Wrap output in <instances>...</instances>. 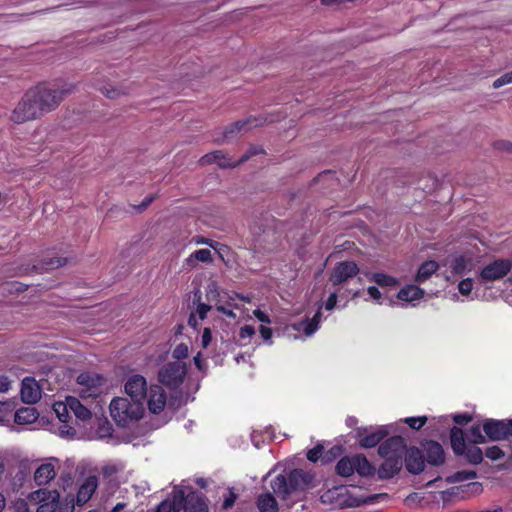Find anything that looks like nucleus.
Masks as SVG:
<instances>
[{
	"label": "nucleus",
	"instance_id": "a878e982",
	"mask_svg": "<svg viewBox=\"0 0 512 512\" xmlns=\"http://www.w3.org/2000/svg\"><path fill=\"white\" fill-rule=\"evenodd\" d=\"M398 299L402 301L419 300L424 296V290L416 285H407L398 292Z\"/></svg>",
	"mask_w": 512,
	"mask_h": 512
},
{
	"label": "nucleus",
	"instance_id": "7c9ffc66",
	"mask_svg": "<svg viewBox=\"0 0 512 512\" xmlns=\"http://www.w3.org/2000/svg\"><path fill=\"white\" fill-rule=\"evenodd\" d=\"M355 471L354 457H343L336 464V472L340 476L349 477Z\"/></svg>",
	"mask_w": 512,
	"mask_h": 512
},
{
	"label": "nucleus",
	"instance_id": "09e8293b",
	"mask_svg": "<svg viewBox=\"0 0 512 512\" xmlns=\"http://www.w3.org/2000/svg\"><path fill=\"white\" fill-rule=\"evenodd\" d=\"M323 451L322 445H317L307 452V459L311 462H316Z\"/></svg>",
	"mask_w": 512,
	"mask_h": 512
},
{
	"label": "nucleus",
	"instance_id": "72a5a7b5",
	"mask_svg": "<svg viewBox=\"0 0 512 512\" xmlns=\"http://www.w3.org/2000/svg\"><path fill=\"white\" fill-rule=\"evenodd\" d=\"M369 279L376 282L380 286L393 287L398 284L396 278L385 273H372L369 275Z\"/></svg>",
	"mask_w": 512,
	"mask_h": 512
},
{
	"label": "nucleus",
	"instance_id": "412c9836",
	"mask_svg": "<svg viewBox=\"0 0 512 512\" xmlns=\"http://www.w3.org/2000/svg\"><path fill=\"white\" fill-rule=\"evenodd\" d=\"M97 487L98 478L94 475L88 476L78 490L77 503L82 505L88 502L93 493L96 491Z\"/></svg>",
	"mask_w": 512,
	"mask_h": 512
},
{
	"label": "nucleus",
	"instance_id": "a18cd8bd",
	"mask_svg": "<svg viewBox=\"0 0 512 512\" xmlns=\"http://www.w3.org/2000/svg\"><path fill=\"white\" fill-rule=\"evenodd\" d=\"M485 455L491 460H499L504 456V452L498 446H492L486 449Z\"/></svg>",
	"mask_w": 512,
	"mask_h": 512
},
{
	"label": "nucleus",
	"instance_id": "7ed1b4c3",
	"mask_svg": "<svg viewBox=\"0 0 512 512\" xmlns=\"http://www.w3.org/2000/svg\"><path fill=\"white\" fill-rule=\"evenodd\" d=\"M109 408L111 417L121 427L127 426L130 421L140 419L143 415V405L141 403L129 401L123 397L114 398Z\"/></svg>",
	"mask_w": 512,
	"mask_h": 512
},
{
	"label": "nucleus",
	"instance_id": "603ef678",
	"mask_svg": "<svg viewBox=\"0 0 512 512\" xmlns=\"http://www.w3.org/2000/svg\"><path fill=\"white\" fill-rule=\"evenodd\" d=\"M65 263V258H51L49 261L45 262V265L47 266V269H54L65 265Z\"/></svg>",
	"mask_w": 512,
	"mask_h": 512
},
{
	"label": "nucleus",
	"instance_id": "c756f323",
	"mask_svg": "<svg viewBox=\"0 0 512 512\" xmlns=\"http://www.w3.org/2000/svg\"><path fill=\"white\" fill-rule=\"evenodd\" d=\"M355 471L361 476H370L374 473V467L363 455L354 456Z\"/></svg>",
	"mask_w": 512,
	"mask_h": 512
},
{
	"label": "nucleus",
	"instance_id": "2f4dec72",
	"mask_svg": "<svg viewBox=\"0 0 512 512\" xmlns=\"http://www.w3.org/2000/svg\"><path fill=\"white\" fill-rule=\"evenodd\" d=\"M462 455H465L467 461L473 465H477L483 460V452L475 444H468Z\"/></svg>",
	"mask_w": 512,
	"mask_h": 512
},
{
	"label": "nucleus",
	"instance_id": "0e129e2a",
	"mask_svg": "<svg viewBox=\"0 0 512 512\" xmlns=\"http://www.w3.org/2000/svg\"><path fill=\"white\" fill-rule=\"evenodd\" d=\"M470 419L471 418L466 414H459L454 417V421L459 425L467 424Z\"/></svg>",
	"mask_w": 512,
	"mask_h": 512
},
{
	"label": "nucleus",
	"instance_id": "0eeeda50",
	"mask_svg": "<svg viewBox=\"0 0 512 512\" xmlns=\"http://www.w3.org/2000/svg\"><path fill=\"white\" fill-rule=\"evenodd\" d=\"M264 122H265L264 119L253 117V116H250L243 120L236 121L226 127V129L222 133V137L217 138L216 142L217 143L229 142L232 139L238 137L239 135L247 133L248 131L252 130L253 128L263 125Z\"/></svg>",
	"mask_w": 512,
	"mask_h": 512
},
{
	"label": "nucleus",
	"instance_id": "dca6fc26",
	"mask_svg": "<svg viewBox=\"0 0 512 512\" xmlns=\"http://www.w3.org/2000/svg\"><path fill=\"white\" fill-rule=\"evenodd\" d=\"M21 399L27 404H35L41 399V388L34 378L26 377L23 379Z\"/></svg>",
	"mask_w": 512,
	"mask_h": 512
},
{
	"label": "nucleus",
	"instance_id": "5fc2aeb1",
	"mask_svg": "<svg viewBox=\"0 0 512 512\" xmlns=\"http://www.w3.org/2000/svg\"><path fill=\"white\" fill-rule=\"evenodd\" d=\"M210 310H211V306L207 305L205 303H199L197 305V309H196L199 318L202 320L206 317L208 311H210Z\"/></svg>",
	"mask_w": 512,
	"mask_h": 512
},
{
	"label": "nucleus",
	"instance_id": "3c124183",
	"mask_svg": "<svg viewBox=\"0 0 512 512\" xmlns=\"http://www.w3.org/2000/svg\"><path fill=\"white\" fill-rule=\"evenodd\" d=\"M236 498H237V495L230 489L228 496L225 497V499L223 501L222 508L224 510L230 509L234 505Z\"/></svg>",
	"mask_w": 512,
	"mask_h": 512
},
{
	"label": "nucleus",
	"instance_id": "bb28decb",
	"mask_svg": "<svg viewBox=\"0 0 512 512\" xmlns=\"http://www.w3.org/2000/svg\"><path fill=\"white\" fill-rule=\"evenodd\" d=\"M38 419V412L35 408H20L15 413V422L17 424H31Z\"/></svg>",
	"mask_w": 512,
	"mask_h": 512
},
{
	"label": "nucleus",
	"instance_id": "f03ea898",
	"mask_svg": "<svg viewBox=\"0 0 512 512\" xmlns=\"http://www.w3.org/2000/svg\"><path fill=\"white\" fill-rule=\"evenodd\" d=\"M312 480L313 476L310 473L302 469H292L276 475L270 481V488L281 500L291 501L288 503L291 505L309 488Z\"/></svg>",
	"mask_w": 512,
	"mask_h": 512
},
{
	"label": "nucleus",
	"instance_id": "f704fd0d",
	"mask_svg": "<svg viewBox=\"0 0 512 512\" xmlns=\"http://www.w3.org/2000/svg\"><path fill=\"white\" fill-rule=\"evenodd\" d=\"M99 90L109 99H117L128 94V90L123 87L103 86Z\"/></svg>",
	"mask_w": 512,
	"mask_h": 512
},
{
	"label": "nucleus",
	"instance_id": "e433bc0d",
	"mask_svg": "<svg viewBox=\"0 0 512 512\" xmlns=\"http://www.w3.org/2000/svg\"><path fill=\"white\" fill-rule=\"evenodd\" d=\"M45 495H48L51 496V495H54L53 499H56L58 497V491L57 490H46V489H38L36 491H33L32 493L29 494L28 496V499L31 501V502H34V503H40L43 501V497Z\"/></svg>",
	"mask_w": 512,
	"mask_h": 512
},
{
	"label": "nucleus",
	"instance_id": "052dcab7",
	"mask_svg": "<svg viewBox=\"0 0 512 512\" xmlns=\"http://www.w3.org/2000/svg\"><path fill=\"white\" fill-rule=\"evenodd\" d=\"M336 303H337V295H336V293H332L326 301L325 308L327 310H332L335 307Z\"/></svg>",
	"mask_w": 512,
	"mask_h": 512
},
{
	"label": "nucleus",
	"instance_id": "2eb2a0df",
	"mask_svg": "<svg viewBox=\"0 0 512 512\" xmlns=\"http://www.w3.org/2000/svg\"><path fill=\"white\" fill-rule=\"evenodd\" d=\"M388 435L389 431L385 426L378 427L373 431H369L367 428H363L357 432L359 444L363 448L375 447Z\"/></svg>",
	"mask_w": 512,
	"mask_h": 512
},
{
	"label": "nucleus",
	"instance_id": "4c0bfd02",
	"mask_svg": "<svg viewBox=\"0 0 512 512\" xmlns=\"http://www.w3.org/2000/svg\"><path fill=\"white\" fill-rule=\"evenodd\" d=\"M466 439L470 444L483 443L485 441L479 425L472 426L468 429Z\"/></svg>",
	"mask_w": 512,
	"mask_h": 512
},
{
	"label": "nucleus",
	"instance_id": "4d7b16f0",
	"mask_svg": "<svg viewBox=\"0 0 512 512\" xmlns=\"http://www.w3.org/2000/svg\"><path fill=\"white\" fill-rule=\"evenodd\" d=\"M11 382L5 375H0V392H7L10 388Z\"/></svg>",
	"mask_w": 512,
	"mask_h": 512
},
{
	"label": "nucleus",
	"instance_id": "79ce46f5",
	"mask_svg": "<svg viewBox=\"0 0 512 512\" xmlns=\"http://www.w3.org/2000/svg\"><path fill=\"white\" fill-rule=\"evenodd\" d=\"M475 477H476V472L475 471H473V470H462V471L456 472L452 476V479L455 482H462V481L474 479Z\"/></svg>",
	"mask_w": 512,
	"mask_h": 512
},
{
	"label": "nucleus",
	"instance_id": "ea45409f",
	"mask_svg": "<svg viewBox=\"0 0 512 512\" xmlns=\"http://www.w3.org/2000/svg\"><path fill=\"white\" fill-rule=\"evenodd\" d=\"M54 411L57 414L58 419L61 422L66 423L68 421L70 412L67 399L65 400L64 403H56L54 405Z\"/></svg>",
	"mask_w": 512,
	"mask_h": 512
},
{
	"label": "nucleus",
	"instance_id": "39448f33",
	"mask_svg": "<svg viewBox=\"0 0 512 512\" xmlns=\"http://www.w3.org/2000/svg\"><path fill=\"white\" fill-rule=\"evenodd\" d=\"M320 500L324 504H329L336 509H344L348 507H357L360 501L352 497L345 486H336L325 491Z\"/></svg>",
	"mask_w": 512,
	"mask_h": 512
},
{
	"label": "nucleus",
	"instance_id": "c85d7f7f",
	"mask_svg": "<svg viewBox=\"0 0 512 512\" xmlns=\"http://www.w3.org/2000/svg\"><path fill=\"white\" fill-rule=\"evenodd\" d=\"M321 314V310L319 309L311 320L301 321L298 324V330H302L306 336H311L318 329Z\"/></svg>",
	"mask_w": 512,
	"mask_h": 512
},
{
	"label": "nucleus",
	"instance_id": "a19ab883",
	"mask_svg": "<svg viewBox=\"0 0 512 512\" xmlns=\"http://www.w3.org/2000/svg\"><path fill=\"white\" fill-rule=\"evenodd\" d=\"M219 296H220V292L218 289V285L214 281L210 282L206 288L207 300L210 302L218 301Z\"/></svg>",
	"mask_w": 512,
	"mask_h": 512
},
{
	"label": "nucleus",
	"instance_id": "f257e3e1",
	"mask_svg": "<svg viewBox=\"0 0 512 512\" xmlns=\"http://www.w3.org/2000/svg\"><path fill=\"white\" fill-rule=\"evenodd\" d=\"M378 454L384 458L378 469L380 479H388L397 474L403 466V458L410 473L419 474L424 469L422 452L416 447L407 449L405 439L401 436L388 438L379 446Z\"/></svg>",
	"mask_w": 512,
	"mask_h": 512
},
{
	"label": "nucleus",
	"instance_id": "5701e85b",
	"mask_svg": "<svg viewBox=\"0 0 512 512\" xmlns=\"http://www.w3.org/2000/svg\"><path fill=\"white\" fill-rule=\"evenodd\" d=\"M450 441L455 454L462 455L465 452L468 444H466V436L462 429L453 427L450 432Z\"/></svg>",
	"mask_w": 512,
	"mask_h": 512
},
{
	"label": "nucleus",
	"instance_id": "a211bd4d",
	"mask_svg": "<svg viewBox=\"0 0 512 512\" xmlns=\"http://www.w3.org/2000/svg\"><path fill=\"white\" fill-rule=\"evenodd\" d=\"M147 403L149 410L154 414L160 413L164 409L166 394L161 386L154 385L150 387Z\"/></svg>",
	"mask_w": 512,
	"mask_h": 512
},
{
	"label": "nucleus",
	"instance_id": "338daca9",
	"mask_svg": "<svg viewBox=\"0 0 512 512\" xmlns=\"http://www.w3.org/2000/svg\"><path fill=\"white\" fill-rule=\"evenodd\" d=\"M260 333L264 340H269L272 336V330L263 325L260 327Z\"/></svg>",
	"mask_w": 512,
	"mask_h": 512
},
{
	"label": "nucleus",
	"instance_id": "6ab92c4d",
	"mask_svg": "<svg viewBox=\"0 0 512 512\" xmlns=\"http://www.w3.org/2000/svg\"><path fill=\"white\" fill-rule=\"evenodd\" d=\"M426 461L434 466L441 465L445 460L442 446L435 441H427L423 444Z\"/></svg>",
	"mask_w": 512,
	"mask_h": 512
},
{
	"label": "nucleus",
	"instance_id": "423d86ee",
	"mask_svg": "<svg viewBox=\"0 0 512 512\" xmlns=\"http://www.w3.org/2000/svg\"><path fill=\"white\" fill-rule=\"evenodd\" d=\"M185 363L181 361L170 362L159 371V381L170 389L180 386L186 376Z\"/></svg>",
	"mask_w": 512,
	"mask_h": 512
},
{
	"label": "nucleus",
	"instance_id": "f8f14e48",
	"mask_svg": "<svg viewBox=\"0 0 512 512\" xmlns=\"http://www.w3.org/2000/svg\"><path fill=\"white\" fill-rule=\"evenodd\" d=\"M512 268V263L507 259H498L493 263L485 266L480 277L485 281H495L505 277Z\"/></svg>",
	"mask_w": 512,
	"mask_h": 512
},
{
	"label": "nucleus",
	"instance_id": "680f3d73",
	"mask_svg": "<svg viewBox=\"0 0 512 512\" xmlns=\"http://www.w3.org/2000/svg\"><path fill=\"white\" fill-rule=\"evenodd\" d=\"M247 152L249 153L250 157L265 153L264 149L261 146L257 145L250 146Z\"/></svg>",
	"mask_w": 512,
	"mask_h": 512
},
{
	"label": "nucleus",
	"instance_id": "8fccbe9b",
	"mask_svg": "<svg viewBox=\"0 0 512 512\" xmlns=\"http://www.w3.org/2000/svg\"><path fill=\"white\" fill-rule=\"evenodd\" d=\"M466 258L463 256L455 258L453 262V269L457 273H462L466 268Z\"/></svg>",
	"mask_w": 512,
	"mask_h": 512
},
{
	"label": "nucleus",
	"instance_id": "9b49d317",
	"mask_svg": "<svg viewBox=\"0 0 512 512\" xmlns=\"http://www.w3.org/2000/svg\"><path fill=\"white\" fill-rule=\"evenodd\" d=\"M359 272L357 264L353 261H342L333 268L329 281L332 285H340L348 279L355 277Z\"/></svg>",
	"mask_w": 512,
	"mask_h": 512
},
{
	"label": "nucleus",
	"instance_id": "b1692460",
	"mask_svg": "<svg viewBox=\"0 0 512 512\" xmlns=\"http://www.w3.org/2000/svg\"><path fill=\"white\" fill-rule=\"evenodd\" d=\"M68 407L77 419L86 421L91 418V412L74 396L67 397Z\"/></svg>",
	"mask_w": 512,
	"mask_h": 512
},
{
	"label": "nucleus",
	"instance_id": "6e6d98bb",
	"mask_svg": "<svg viewBox=\"0 0 512 512\" xmlns=\"http://www.w3.org/2000/svg\"><path fill=\"white\" fill-rule=\"evenodd\" d=\"M58 504L53 503H42L37 508L36 512H55Z\"/></svg>",
	"mask_w": 512,
	"mask_h": 512
},
{
	"label": "nucleus",
	"instance_id": "4be33fe9",
	"mask_svg": "<svg viewBox=\"0 0 512 512\" xmlns=\"http://www.w3.org/2000/svg\"><path fill=\"white\" fill-rule=\"evenodd\" d=\"M257 508L260 512H278V502L271 492H265L257 497Z\"/></svg>",
	"mask_w": 512,
	"mask_h": 512
},
{
	"label": "nucleus",
	"instance_id": "393cba45",
	"mask_svg": "<svg viewBox=\"0 0 512 512\" xmlns=\"http://www.w3.org/2000/svg\"><path fill=\"white\" fill-rule=\"evenodd\" d=\"M439 268V265L434 260L424 262L418 269L415 281L418 283L425 282L430 278Z\"/></svg>",
	"mask_w": 512,
	"mask_h": 512
},
{
	"label": "nucleus",
	"instance_id": "37998d69",
	"mask_svg": "<svg viewBox=\"0 0 512 512\" xmlns=\"http://www.w3.org/2000/svg\"><path fill=\"white\" fill-rule=\"evenodd\" d=\"M427 417H409L405 419V423L408 424L412 429L418 430L425 425Z\"/></svg>",
	"mask_w": 512,
	"mask_h": 512
},
{
	"label": "nucleus",
	"instance_id": "864d4df0",
	"mask_svg": "<svg viewBox=\"0 0 512 512\" xmlns=\"http://www.w3.org/2000/svg\"><path fill=\"white\" fill-rule=\"evenodd\" d=\"M255 334V330H254V327L251 326V325H245L243 326L241 329H240V337L242 339L244 338H250L251 336H253Z\"/></svg>",
	"mask_w": 512,
	"mask_h": 512
},
{
	"label": "nucleus",
	"instance_id": "e2e57ef3",
	"mask_svg": "<svg viewBox=\"0 0 512 512\" xmlns=\"http://www.w3.org/2000/svg\"><path fill=\"white\" fill-rule=\"evenodd\" d=\"M367 291L372 299H374V300L380 299L381 292L379 291V289L377 287L370 286Z\"/></svg>",
	"mask_w": 512,
	"mask_h": 512
},
{
	"label": "nucleus",
	"instance_id": "13d9d810",
	"mask_svg": "<svg viewBox=\"0 0 512 512\" xmlns=\"http://www.w3.org/2000/svg\"><path fill=\"white\" fill-rule=\"evenodd\" d=\"M253 314L259 321H261L263 323H270V319H269L268 315L266 313H264L262 310L256 309V310H254Z\"/></svg>",
	"mask_w": 512,
	"mask_h": 512
},
{
	"label": "nucleus",
	"instance_id": "f3484780",
	"mask_svg": "<svg viewBox=\"0 0 512 512\" xmlns=\"http://www.w3.org/2000/svg\"><path fill=\"white\" fill-rule=\"evenodd\" d=\"M58 463V459L50 458L48 462L40 465L35 473L34 480L37 485L42 486L49 483L56 476L55 464Z\"/></svg>",
	"mask_w": 512,
	"mask_h": 512
},
{
	"label": "nucleus",
	"instance_id": "49530a36",
	"mask_svg": "<svg viewBox=\"0 0 512 512\" xmlns=\"http://www.w3.org/2000/svg\"><path fill=\"white\" fill-rule=\"evenodd\" d=\"M188 356V347L187 345L181 343L175 347L173 350V357L178 361L186 358Z\"/></svg>",
	"mask_w": 512,
	"mask_h": 512
},
{
	"label": "nucleus",
	"instance_id": "aec40b11",
	"mask_svg": "<svg viewBox=\"0 0 512 512\" xmlns=\"http://www.w3.org/2000/svg\"><path fill=\"white\" fill-rule=\"evenodd\" d=\"M199 163L202 166L216 163L222 169L231 168L234 165L233 161L228 158L227 154L221 150H216L202 156L199 159Z\"/></svg>",
	"mask_w": 512,
	"mask_h": 512
},
{
	"label": "nucleus",
	"instance_id": "69168bd1",
	"mask_svg": "<svg viewBox=\"0 0 512 512\" xmlns=\"http://www.w3.org/2000/svg\"><path fill=\"white\" fill-rule=\"evenodd\" d=\"M154 199H155V196H152V195L145 197V199L139 205L138 209L140 211L145 210L154 201Z\"/></svg>",
	"mask_w": 512,
	"mask_h": 512
},
{
	"label": "nucleus",
	"instance_id": "1a4fd4ad",
	"mask_svg": "<svg viewBox=\"0 0 512 512\" xmlns=\"http://www.w3.org/2000/svg\"><path fill=\"white\" fill-rule=\"evenodd\" d=\"M40 118L36 107L28 98L27 93L21 98L11 114V120L14 123L22 124Z\"/></svg>",
	"mask_w": 512,
	"mask_h": 512
},
{
	"label": "nucleus",
	"instance_id": "774afa93",
	"mask_svg": "<svg viewBox=\"0 0 512 512\" xmlns=\"http://www.w3.org/2000/svg\"><path fill=\"white\" fill-rule=\"evenodd\" d=\"M217 310L230 318H235L236 315L232 310L226 309L224 306H217Z\"/></svg>",
	"mask_w": 512,
	"mask_h": 512
},
{
	"label": "nucleus",
	"instance_id": "6e6552de",
	"mask_svg": "<svg viewBox=\"0 0 512 512\" xmlns=\"http://www.w3.org/2000/svg\"><path fill=\"white\" fill-rule=\"evenodd\" d=\"M483 431L492 441L512 439V420L487 419L483 423Z\"/></svg>",
	"mask_w": 512,
	"mask_h": 512
},
{
	"label": "nucleus",
	"instance_id": "4468645a",
	"mask_svg": "<svg viewBox=\"0 0 512 512\" xmlns=\"http://www.w3.org/2000/svg\"><path fill=\"white\" fill-rule=\"evenodd\" d=\"M125 392L131 397L132 401L143 405L147 396L146 379L141 375L131 376L125 384Z\"/></svg>",
	"mask_w": 512,
	"mask_h": 512
},
{
	"label": "nucleus",
	"instance_id": "9d476101",
	"mask_svg": "<svg viewBox=\"0 0 512 512\" xmlns=\"http://www.w3.org/2000/svg\"><path fill=\"white\" fill-rule=\"evenodd\" d=\"M105 379L101 375L95 373H81L77 377V383L80 386L85 387V390L81 391V397H95L101 393L100 387L104 384Z\"/></svg>",
	"mask_w": 512,
	"mask_h": 512
},
{
	"label": "nucleus",
	"instance_id": "c9c22d12",
	"mask_svg": "<svg viewBox=\"0 0 512 512\" xmlns=\"http://www.w3.org/2000/svg\"><path fill=\"white\" fill-rule=\"evenodd\" d=\"M26 93L28 95V98L31 100L33 105L36 107L39 117H42L46 113H49L48 110H45V106H44V104H42V100L38 96V94L36 93L34 88L28 90Z\"/></svg>",
	"mask_w": 512,
	"mask_h": 512
},
{
	"label": "nucleus",
	"instance_id": "20e7f679",
	"mask_svg": "<svg viewBox=\"0 0 512 512\" xmlns=\"http://www.w3.org/2000/svg\"><path fill=\"white\" fill-rule=\"evenodd\" d=\"M34 89L41 98L45 110L51 112L61 104L65 97L72 93L74 86L71 84L63 86L38 85Z\"/></svg>",
	"mask_w": 512,
	"mask_h": 512
},
{
	"label": "nucleus",
	"instance_id": "cd10ccee",
	"mask_svg": "<svg viewBox=\"0 0 512 512\" xmlns=\"http://www.w3.org/2000/svg\"><path fill=\"white\" fill-rule=\"evenodd\" d=\"M196 261L211 263L213 261L211 250L207 248L196 250L185 260L186 264L191 267L195 265Z\"/></svg>",
	"mask_w": 512,
	"mask_h": 512
},
{
	"label": "nucleus",
	"instance_id": "de8ad7c7",
	"mask_svg": "<svg viewBox=\"0 0 512 512\" xmlns=\"http://www.w3.org/2000/svg\"><path fill=\"white\" fill-rule=\"evenodd\" d=\"M472 287H473V283H472V279H470V278H466V279L460 281V283L458 284L459 292L462 295H468L471 292Z\"/></svg>",
	"mask_w": 512,
	"mask_h": 512
},
{
	"label": "nucleus",
	"instance_id": "bf43d9fd",
	"mask_svg": "<svg viewBox=\"0 0 512 512\" xmlns=\"http://www.w3.org/2000/svg\"><path fill=\"white\" fill-rule=\"evenodd\" d=\"M212 334L209 328H205L202 334V346L207 347L211 341Z\"/></svg>",
	"mask_w": 512,
	"mask_h": 512
},
{
	"label": "nucleus",
	"instance_id": "ddd939ff",
	"mask_svg": "<svg viewBox=\"0 0 512 512\" xmlns=\"http://www.w3.org/2000/svg\"><path fill=\"white\" fill-rule=\"evenodd\" d=\"M175 496L185 512H208L204 499L196 492H190L185 496L184 491L179 490L175 492Z\"/></svg>",
	"mask_w": 512,
	"mask_h": 512
},
{
	"label": "nucleus",
	"instance_id": "58836bf2",
	"mask_svg": "<svg viewBox=\"0 0 512 512\" xmlns=\"http://www.w3.org/2000/svg\"><path fill=\"white\" fill-rule=\"evenodd\" d=\"M181 503H178L177 496H174L173 502H169L165 500L161 502L155 512H171V511H180Z\"/></svg>",
	"mask_w": 512,
	"mask_h": 512
},
{
	"label": "nucleus",
	"instance_id": "473e14b6",
	"mask_svg": "<svg viewBox=\"0 0 512 512\" xmlns=\"http://www.w3.org/2000/svg\"><path fill=\"white\" fill-rule=\"evenodd\" d=\"M124 470V466L121 463L108 464L102 468V474L104 479L109 482L117 481V474Z\"/></svg>",
	"mask_w": 512,
	"mask_h": 512
},
{
	"label": "nucleus",
	"instance_id": "c03bdc74",
	"mask_svg": "<svg viewBox=\"0 0 512 512\" xmlns=\"http://www.w3.org/2000/svg\"><path fill=\"white\" fill-rule=\"evenodd\" d=\"M512 83V71L505 73L501 77L497 78L493 82V88L498 89L504 85L511 84Z\"/></svg>",
	"mask_w": 512,
	"mask_h": 512
}]
</instances>
